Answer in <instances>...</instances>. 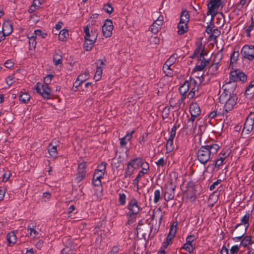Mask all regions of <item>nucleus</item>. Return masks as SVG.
I'll return each mask as SVG.
<instances>
[{
	"instance_id": "1",
	"label": "nucleus",
	"mask_w": 254,
	"mask_h": 254,
	"mask_svg": "<svg viewBox=\"0 0 254 254\" xmlns=\"http://www.w3.org/2000/svg\"><path fill=\"white\" fill-rule=\"evenodd\" d=\"M220 148L218 144L214 143H209L201 146L196 153L198 161L201 164L205 165L216 154Z\"/></svg>"
},
{
	"instance_id": "2",
	"label": "nucleus",
	"mask_w": 254,
	"mask_h": 254,
	"mask_svg": "<svg viewBox=\"0 0 254 254\" xmlns=\"http://www.w3.org/2000/svg\"><path fill=\"white\" fill-rule=\"evenodd\" d=\"M220 103L224 104L222 115H224L232 111L237 103L238 97L236 94H227L222 93L219 98Z\"/></svg>"
},
{
	"instance_id": "3",
	"label": "nucleus",
	"mask_w": 254,
	"mask_h": 254,
	"mask_svg": "<svg viewBox=\"0 0 254 254\" xmlns=\"http://www.w3.org/2000/svg\"><path fill=\"white\" fill-rule=\"evenodd\" d=\"M127 209L128 211L127 213V223L130 225L135 222L137 215L142 211V208L139 205L137 199L132 197L127 205Z\"/></svg>"
},
{
	"instance_id": "4",
	"label": "nucleus",
	"mask_w": 254,
	"mask_h": 254,
	"mask_svg": "<svg viewBox=\"0 0 254 254\" xmlns=\"http://www.w3.org/2000/svg\"><path fill=\"white\" fill-rule=\"evenodd\" d=\"M150 216L151 221H153L155 220L156 222L155 224L153 223L151 224L150 226V233L153 231L154 234H156L159 229L163 218L161 209L159 208L156 211H153Z\"/></svg>"
},
{
	"instance_id": "5",
	"label": "nucleus",
	"mask_w": 254,
	"mask_h": 254,
	"mask_svg": "<svg viewBox=\"0 0 254 254\" xmlns=\"http://www.w3.org/2000/svg\"><path fill=\"white\" fill-rule=\"evenodd\" d=\"M176 187V183L172 179L165 184L164 198L166 201H169L174 199Z\"/></svg>"
},
{
	"instance_id": "6",
	"label": "nucleus",
	"mask_w": 254,
	"mask_h": 254,
	"mask_svg": "<svg viewBox=\"0 0 254 254\" xmlns=\"http://www.w3.org/2000/svg\"><path fill=\"white\" fill-rule=\"evenodd\" d=\"M35 89L44 99L48 100L51 98L52 91L49 85L38 82L35 86Z\"/></svg>"
},
{
	"instance_id": "7",
	"label": "nucleus",
	"mask_w": 254,
	"mask_h": 254,
	"mask_svg": "<svg viewBox=\"0 0 254 254\" xmlns=\"http://www.w3.org/2000/svg\"><path fill=\"white\" fill-rule=\"evenodd\" d=\"M178 57L177 54H174L171 56L164 64L163 66V70L167 76H171L173 75V70L174 66H173L176 61Z\"/></svg>"
},
{
	"instance_id": "8",
	"label": "nucleus",
	"mask_w": 254,
	"mask_h": 254,
	"mask_svg": "<svg viewBox=\"0 0 254 254\" xmlns=\"http://www.w3.org/2000/svg\"><path fill=\"white\" fill-rule=\"evenodd\" d=\"M241 55L243 58L250 61H253L254 59V46L244 45L241 50Z\"/></svg>"
},
{
	"instance_id": "9",
	"label": "nucleus",
	"mask_w": 254,
	"mask_h": 254,
	"mask_svg": "<svg viewBox=\"0 0 254 254\" xmlns=\"http://www.w3.org/2000/svg\"><path fill=\"white\" fill-rule=\"evenodd\" d=\"M254 126V113H251L246 119L244 125L242 133L249 134L252 131Z\"/></svg>"
},
{
	"instance_id": "10",
	"label": "nucleus",
	"mask_w": 254,
	"mask_h": 254,
	"mask_svg": "<svg viewBox=\"0 0 254 254\" xmlns=\"http://www.w3.org/2000/svg\"><path fill=\"white\" fill-rule=\"evenodd\" d=\"M229 78L231 80L237 81H241L242 83L246 82L247 80V75L239 70H235L232 71L229 75Z\"/></svg>"
},
{
	"instance_id": "11",
	"label": "nucleus",
	"mask_w": 254,
	"mask_h": 254,
	"mask_svg": "<svg viewBox=\"0 0 254 254\" xmlns=\"http://www.w3.org/2000/svg\"><path fill=\"white\" fill-rule=\"evenodd\" d=\"M221 4V0H210V2L207 4L208 9L207 15L210 14L212 16L216 15Z\"/></svg>"
},
{
	"instance_id": "12",
	"label": "nucleus",
	"mask_w": 254,
	"mask_h": 254,
	"mask_svg": "<svg viewBox=\"0 0 254 254\" xmlns=\"http://www.w3.org/2000/svg\"><path fill=\"white\" fill-rule=\"evenodd\" d=\"M188 88L190 92L188 94V98L192 99L195 95V93L198 91V84L197 81L193 79H190L188 80Z\"/></svg>"
},
{
	"instance_id": "13",
	"label": "nucleus",
	"mask_w": 254,
	"mask_h": 254,
	"mask_svg": "<svg viewBox=\"0 0 254 254\" xmlns=\"http://www.w3.org/2000/svg\"><path fill=\"white\" fill-rule=\"evenodd\" d=\"M87 164L85 162H82L78 164L77 170L78 172L75 178V181L77 183H80L83 180L86 174Z\"/></svg>"
},
{
	"instance_id": "14",
	"label": "nucleus",
	"mask_w": 254,
	"mask_h": 254,
	"mask_svg": "<svg viewBox=\"0 0 254 254\" xmlns=\"http://www.w3.org/2000/svg\"><path fill=\"white\" fill-rule=\"evenodd\" d=\"M103 35L106 37H110L112 35L113 25L112 21L110 19H106L102 27Z\"/></svg>"
},
{
	"instance_id": "15",
	"label": "nucleus",
	"mask_w": 254,
	"mask_h": 254,
	"mask_svg": "<svg viewBox=\"0 0 254 254\" xmlns=\"http://www.w3.org/2000/svg\"><path fill=\"white\" fill-rule=\"evenodd\" d=\"M142 170L139 171L137 176L135 178V179L133 181L132 184L135 187H137V189H138V183H139V180L143 176V175L147 173V172L149 170V164L147 163H143L142 164Z\"/></svg>"
},
{
	"instance_id": "16",
	"label": "nucleus",
	"mask_w": 254,
	"mask_h": 254,
	"mask_svg": "<svg viewBox=\"0 0 254 254\" xmlns=\"http://www.w3.org/2000/svg\"><path fill=\"white\" fill-rule=\"evenodd\" d=\"M237 84L235 81L231 80L226 82L222 86L223 92L227 94H234V92L236 88Z\"/></svg>"
},
{
	"instance_id": "17",
	"label": "nucleus",
	"mask_w": 254,
	"mask_h": 254,
	"mask_svg": "<svg viewBox=\"0 0 254 254\" xmlns=\"http://www.w3.org/2000/svg\"><path fill=\"white\" fill-rule=\"evenodd\" d=\"M250 214L249 213H247L241 219V222L236 225V228H239L241 226H243L244 230L247 231L248 228L249 227V220H250Z\"/></svg>"
},
{
	"instance_id": "18",
	"label": "nucleus",
	"mask_w": 254,
	"mask_h": 254,
	"mask_svg": "<svg viewBox=\"0 0 254 254\" xmlns=\"http://www.w3.org/2000/svg\"><path fill=\"white\" fill-rule=\"evenodd\" d=\"M228 156L225 152L221 151L218 156V158L214 161V166L218 168L220 166L224 164V160Z\"/></svg>"
},
{
	"instance_id": "19",
	"label": "nucleus",
	"mask_w": 254,
	"mask_h": 254,
	"mask_svg": "<svg viewBox=\"0 0 254 254\" xmlns=\"http://www.w3.org/2000/svg\"><path fill=\"white\" fill-rule=\"evenodd\" d=\"M96 41V35L93 34L91 36V40H85V42L83 44V48L84 50L86 51H91Z\"/></svg>"
},
{
	"instance_id": "20",
	"label": "nucleus",
	"mask_w": 254,
	"mask_h": 254,
	"mask_svg": "<svg viewBox=\"0 0 254 254\" xmlns=\"http://www.w3.org/2000/svg\"><path fill=\"white\" fill-rule=\"evenodd\" d=\"M209 64V60H206L202 57V59H200V60L198 61L194 69L197 71H202Z\"/></svg>"
},
{
	"instance_id": "21",
	"label": "nucleus",
	"mask_w": 254,
	"mask_h": 254,
	"mask_svg": "<svg viewBox=\"0 0 254 254\" xmlns=\"http://www.w3.org/2000/svg\"><path fill=\"white\" fill-rule=\"evenodd\" d=\"M104 175V174L95 171L92 180V183L94 186H101V179L103 178Z\"/></svg>"
},
{
	"instance_id": "22",
	"label": "nucleus",
	"mask_w": 254,
	"mask_h": 254,
	"mask_svg": "<svg viewBox=\"0 0 254 254\" xmlns=\"http://www.w3.org/2000/svg\"><path fill=\"white\" fill-rule=\"evenodd\" d=\"M54 141L51 142L48 147V151L50 154V155L54 158H56L58 157V150H57V145L56 144L53 145Z\"/></svg>"
},
{
	"instance_id": "23",
	"label": "nucleus",
	"mask_w": 254,
	"mask_h": 254,
	"mask_svg": "<svg viewBox=\"0 0 254 254\" xmlns=\"http://www.w3.org/2000/svg\"><path fill=\"white\" fill-rule=\"evenodd\" d=\"M245 96L247 98H252L254 96V81L250 82L246 87L245 90Z\"/></svg>"
},
{
	"instance_id": "24",
	"label": "nucleus",
	"mask_w": 254,
	"mask_h": 254,
	"mask_svg": "<svg viewBox=\"0 0 254 254\" xmlns=\"http://www.w3.org/2000/svg\"><path fill=\"white\" fill-rule=\"evenodd\" d=\"M190 112L191 115L194 116H198L200 113L201 110L198 105L196 103L191 104L190 106Z\"/></svg>"
},
{
	"instance_id": "25",
	"label": "nucleus",
	"mask_w": 254,
	"mask_h": 254,
	"mask_svg": "<svg viewBox=\"0 0 254 254\" xmlns=\"http://www.w3.org/2000/svg\"><path fill=\"white\" fill-rule=\"evenodd\" d=\"M2 30L7 35H9L13 31L12 23L8 20L4 21L2 26Z\"/></svg>"
},
{
	"instance_id": "26",
	"label": "nucleus",
	"mask_w": 254,
	"mask_h": 254,
	"mask_svg": "<svg viewBox=\"0 0 254 254\" xmlns=\"http://www.w3.org/2000/svg\"><path fill=\"white\" fill-rule=\"evenodd\" d=\"M43 2L44 0H33L32 4L30 6L28 11L30 13L34 12L40 7Z\"/></svg>"
},
{
	"instance_id": "27",
	"label": "nucleus",
	"mask_w": 254,
	"mask_h": 254,
	"mask_svg": "<svg viewBox=\"0 0 254 254\" xmlns=\"http://www.w3.org/2000/svg\"><path fill=\"white\" fill-rule=\"evenodd\" d=\"M6 240L9 244L8 246L14 244L17 241V237L15 232L11 231L8 233L6 235Z\"/></svg>"
},
{
	"instance_id": "28",
	"label": "nucleus",
	"mask_w": 254,
	"mask_h": 254,
	"mask_svg": "<svg viewBox=\"0 0 254 254\" xmlns=\"http://www.w3.org/2000/svg\"><path fill=\"white\" fill-rule=\"evenodd\" d=\"M27 230L29 237L32 238H36L39 234L38 232L36 230V226L33 225H29Z\"/></svg>"
},
{
	"instance_id": "29",
	"label": "nucleus",
	"mask_w": 254,
	"mask_h": 254,
	"mask_svg": "<svg viewBox=\"0 0 254 254\" xmlns=\"http://www.w3.org/2000/svg\"><path fill=\"white\" fill-rule=\"evenodd\" d=\"M75 252V246L73 245L66 246L61 251V254H76Z\"/></svg>"
},
{
	"instance_id": "30",
	"label": "nucleus",
	"mask_w": 254,
	"mask_h": 254,
	"mask_svg": "<svg viewBox=\"0 0 254 254\" xmlns=\"http://www.w3.org/2000/svg\"><path fill=\"white\" fill-rule=\"evenodd\" d=\"M84 32L85 33L84 40H91V36L92 34H95L96 40L98 37V34L96 31H91L90 32L89 28L88 26H86L84 28Z\"/></svg>"
},
{
	"instance_id": "31",
	"label": "nucleus",
	"mask_w": 254,
	"mask_h": 254,
	"mask_svg": "<svg viewBox=\"0 0 254 254\" xmlns=\"http://www.w3.org/2000/svg\"><path fill=\"white\" fill-rule=\"evenodd\" d=\"M190 20V14L187 10H183L180 15V22L184 23H188Z\"/></svg>"
},
{
	"instance_id": "32",
	"label": "nucleus",
	"mask_w": 254,
	"mask_h": 254,
	"mask_svg": "<svg viewBox=\"0 0 254 254\" xmlns=\"http://www.w3.org/2000/svg\"><path fill=\"white\" fill-rule=\"evenodd\" d=\"M178 33L179 35H182L186 33L188 30V27L187 23H181L180 22L177 26Z\"/></svg>"
},
{
	"instance_id": "33",
	"label": "nucleus",
	"mask_w": 254,
	"mask_h": 254,
	"mask_svg": "<svg viewBox=\"0 0 254 254\" xmlns=\"http://www.w3.org/2000/svg\"><path fill=\"white\" fill-rule=\"evenodd\" d=\"M223 49H221L220 51H219L217 54L214 55L213 60V64H215L219 65V64L221 61L223 57Z\"/></svg>"
},
{
	"instance_id": "34",
	"label": "nucleus",
	"mask_w": 254,
	"mask_h": 254,
	"mask_svg": "<svg viewBox=\"0 0 254 254\" xmlns=\"http://www.w3.org/2000/svg\"><path fill=\"white\" fill-rule=\"evenodd\" d=\"M135 132L134 130H132L131 131L129 132H127L126 135L120 139V144L122 146L126 145V142H124V140H126L128 141H130L132 137L133 134Z\"/></svg>"
},
{
	"instance_id": "35",
	"label": "nucleus",
	"mask_w": 254,
	"mask_h": 254,
	"mask_svg": "<svg viewBox=\"0 0 254 254\" xmlns=\"http://www.w3.org/2000/svg\"><path fill=\"white\" fill-rule=\"evenodd\" d=\"M29 39V49L30 50H34L36 46L37 42L36 41V36L32 35L30 37H28Z\"/></svg>"
},
{
	"instance_id": "36",
	"label": "nucleus",
	"mask_w": 254,
	"mask_h": 254,
	"mask_svg": "<svg viewBox=\"0 0 254 254\" xmlns=\"http://www.w3.org/2000/svg\"><path fill=\"white\" fill-rule=\"evenodd\" d=\"M252 242V237L251 236H246L245 237H243L242 240L241 241L240 244V246H242L243 247H246L249 246L250 244H251Z\"/></svg>"
},
{
	"instance_id": "37",
	"label": "nucleus",
	"mask_w": 254,
	"mask_h": 254,
	"mask_svg": "<svg viewBox=\"0 0 254 254\" xmlns=\"http://www.w3.org/2000/svg\"><path fill=\"white\" fill-rule=\"evenodd\" d=\"M69 36L68 31L64 29L59 34V39L62 41H65Z\"/></svg>"
},
{
	"instance_id": "38",
	"label": "nucleus",
	"mask_w": 254,
	"mask_h": 254,
	"mask_svg": "<svg viewBox=\"0 0 254 254\" xmlns=\"http://www.w3.org/2000/svg\"><path fill=\"white\" fill-rule=\"evenodd\" d=\"M246 232L247 231H246V230H244V228H241V232L237 233V236H236L235 237H233L232 238V240L234 242H238L241 241V240H242V238L244 236V235L246 234Z\"/></svg>"
},
{
	"instance_id": "39",
	"label": "nucleus",
	"mask_w": 254,
	"mask_h": 254,
	"mask_svg": "<svg viewBox=\"0 0 254 254\" xmlns=\"http://www.w3.org/2000/svg\"><path fill=\"white\" fill-rule=\"evenodd\" d=\"M141 163V160L139 158H135L131 159L127 165L132 167L134 169L136 167H138Z\"/></svg>"
},
{
	"instance_id": "40",
	"label": "nucleus",
	"mask_w": 254,
	"mask_h": 254,
	"mask_svg": "<svg viewBox=\"0 0 254 254\" xmlns=\"http://www.w3.org/2000/svg\"><path fill=\"white\" fill-rule=\"evenodd\" d=\"M107 164L105 162H101L98 165L97 168L95 170V171L104 175L106 172Z\"/></svg>"
},
{
	"instance_id": "41",
	"label": "nucleus",
	"mask_w": 254,
	"mask_h": 254,
	"mask_svg": "<svg viewBox=\"0 0 254 254\" xmlns=\"http://www.w3.org/2000/svg\"><path fill=\"white\" fill-rule=\"evenodd\" d=\"M188 80H186L179 88V91L181 95L184 96L189 90L188 88Z\"/></svg>"
},
{
	"instance_id": "42",
	"label": "nucleus",
	"mask_w": 254,
	"mask_h": 254,
	"mask_svg": "<svg viewBox=\"0 0 254 254\" xmlns=\"http://www.w3.org/2000/svg\"><path fill=\"white\" fill-rule=\"evenodd\" d=\"M30 98V96L28 93H24L20 95L19 100L20 102L26 104L29 101Z\"/></svg>"
},
{
	"instance_id": "43",
	"label": "nucleus",
	"mask_w": 254,
	"mask_h": 254,
	"mask_svg": "<svg viewBox=\"0 0 254 254\" xmlns=\"http://www.w3.org/2000/svg\"><path fill=\"white\" fill-rule=\"evenodd\" d=\"M239 57V51H234L230 56V64H233L236 63Z\"/></svg>"
},
{
	"instance_id": "44",
	"label": "nucleus",
	"mask_w": 254,
	"mask_h": 254,
	"mask_svg": "<svg viewBox=\"0 0 254 254\" xmlns=\"http://www.w3.org/2000/svg\"><path fill=\"white\" fill-rule=\"evenodd\" d=\"M167 153H169L172 152L174 150L173 140L168 139L166 145Z\"/></svg>"
},
{
	"instance_id": "45",
	"label": "nucleus",
	"mask_w": 254,
	"mask_h": 254,
	"mask_svg": "<svg viewBox=\"0 0 254 254\" xmlns=\"http://www.w3.org/2000/svg\"><path fill=\"white\" fill-rule=\"evenodd\" d=\"M103 70L101 66H97L96 71L94 76V79L96 81H98L101 77Z\"/></svg>"
},
{
	"instance_id": "46",
	"label": "nucleus",
	"mask_w": 254,
	"mask_h": 254,
	"mask_svg": "<svg viewBox=\"0 0 254 254\" xmlns=\"http://www.w3.org/2000/svg\"><path fill=\"white\" fill-rule=\"evenodd\" d=\"M148 132L142 134L138 138V142L141 145H143L148 139Z\"/></svg>"
},
{
	"instance_id": "47",
	"label": "nucleus",
	"mask_w": 254,
	"mask_h": 254,
	"mask_svg": "<svg viewBox=\"0 0 254 254\" xmlns=\"http://www.w3.org/2000/svg\"><path fill=\"white\" fill-rule=\"evenodd\" d=\"M89 72L88 71H85L83 74H80L77 78V80L81 81V82H83L86 80L88 79L89 77Z\"/></svg>"
},
{
	"instance_id": "48",
	"label": "nucleus",
	"mask_w": 254,
	"mask_h": 254,
	"mask_svg": "<svg viewBox=\"0 0 254 254\" xmlns=\"http://www.w3.org/2000/svg\"><path fill=\"white\" fill-rule=\"evenodd\" d=\"M126 195L124 193H119V203L121 205H125L126 203Z\"/></svg>"
},
{
	"instance_id": "49",
	"label": "nucleus",
	"mask_w": 254,
	"mask_h": 254,
	"mask_svg": "<svg viewBox=\"0 0 254 254\" xmlns=\"http://www.w3.org/2000/svg\"><path fill=\"white\" fill-rule=\"evenodd\" d=\"M153 202L154 203H157L161 198V191L159 190H156L154 191Z\"/></svg>"
},
{
	"instance_id": "50",
	"label": "nucleus",
	"mask_w": 254,
	"mask_h": 254,
	"mask_svg": "<svg viewBox=\"0 0 254 254\" xmlns=\"http://www.w3.org/2000/svg\"><path fill=\"white\" fill-rule=\"evenodd\" d=\"M34 36L40 37L42 38H45L47 36V33L43 32L41 29H37L34 31V33L33 34Z\"/></svg>"
},
{
	"instance_id": "51",
	"label": "nucleus",
	"mask_w": 254,
	"mask_h": 254,
	"mask_svg": "<svg viewBox=\"0 0 254 254\" xmlns=\"http://www.w3.org/2000/svg\"><path fill=\"white\" fill-rule=\"evenodd\" d=\"M134 168L132 167H131L128 165H127V167L125 171V176L126 178L129 177H130L132 174L133 173L134 171Z\"/></svg>"
},
{
	"instance_id": "52",
	"label": "nucleus",
	"mask_w": 254,
	"mask_h": 254,
	"mask_svg": "<svg viewBox=\"0 0 254 254\" xmlns=\"http://www.w3.org/2000/svg\"><path fill=\"white\" fill-rule=\"evenodd\" d=\"M62 56L58 54H55L53 56V61L56 65L62 64Z\"/></svg>"
},
{
	"instance_id": "53",
	"label": "nucleus",
	"mask_w": 254,
	"mask_h": 254,
	"mask_svg": "<svg viewBox=\"0 0 254 254\" xmlns=\"http://www.w3.org/2000/svg\"><path fill=\"white\" fill-rule=\"evenodd\" d=\"M252 21L250 25L248 27V28L246 29V35L248 37H250L251 32L253 30L254 28V21L253 20V17H252Z\"/></svg>"
},
{
	"instance_id": "54",
	"label": "nucleus",
	"mask_w": 254,
	"mask_h": 254,
	"mask_svg": "<svg viewBox=\"0 0 254 254\" xmlns=\"http://www.w3.org/2000/svg\"><path fill=\"white\" fill-rule=\"evenodd\" d=\"M183 249L188 251L190 254L192 253L194 250L192 244H190L187 243L184 244Z\"/></svg>"
},
{
	"instance_id": "55",
	"label": "nucleus",
	"mask_w": 254,
	"mask_h": 254,
	"mask_svg": "<svg viewBox=\"0 0 254 254\" xmlns=\"http://www.w3.org/2000/svg\"><path fill=\"white\" fill-rule=\"evenodd\" d=\"M218 68V65L212 63L209 68L208 72L211 75H214L216 74V72L217 71Z\"/></svg>"
},
{
	"instance_id": "56",
	"label": "nucleus",
	"mask_w": 254,
	"mask_h": 254,
	"mask_svg": "<svg viewBox=\"0 0 254 254\" xmlns=\"http://www.w3.org/2000/svg\"><path fill=\"white\" fill-rule=\"evenodd\" d=\"M161 29V27L159 26L156 23H154V22L151 25L150 27V31L154 34H156Z\"/></svg>"
},
{
	"instance_id": "57",
	"label": "nucleus",
	"mask_w": 254,
	"mask_h": 254,
	"mask_svg": "<svg viewBox=\"0 0 254 254\" xmlns=\"http://www.w3.org/2000/svg\"><path fill=\"white\" fill-rule=\"evenodd\" d=\"M247 1V0H240L239 2H238L235 4V9L238 11L241 10L246 3Z\"/></svg>"
},
{
	"instance_id": "58",
	"label": "nucleus",
	"mask_w": 254,
	"mask_h": 254,
	"mask_svg": "<svg viewBox=\"0 0 254 254\" xmlns=\"http://www.w3.org/2000/svg\"><path fill=\"white\" fill-rule=\"evenodd\" d=\"M177 223H176V222L173 223V224L171 225V226L170 228V230H169V233L172 234L176 236V232H177Z\"/></svg>"
},
{
	"instance_id": "59",
	"label": "nucleus",
	"mask_w": 254,
	"mask_h": 254,
	"mask_svg": "<svg viewBox=\"0 0 254 254\" xmlns=\"http://www.w3.org/2000/svg\"><path fill=\"white\" fill-rule=\"evenodd\" d=\"M54 77L53 75L52 74H48L44 78V84H46L47 85H49L50 84H51L52 80L53 79V78Z\"/></svg>"
},
{
	"instance_id": "60",
	"label": "nucleus",
	"mask_w": 254,
	"mask_h": 254,
	"mask_svg": "<svg viewBox=\"0 0 254 254\" xmlns=\"http://www.w3.org/2000/svg\"><path fill=\"white\" fill-rule=\"evenodd\" d=\"M103 9L107 13H111L113 11V7L111 3H108L104 5Z\"/></svg>"
},
{
	"instance_id": "61",
	"label": "nucleus",
	"mask_w": 254,
	"mask_h": 254,
	"mask_svg": "<svg viewBox=\"0 0 254 254\" xmlns=\"http://www.w3.org/2000/svg\"><path fill=\"white\" fill-rule=\"evenodd\" d=\"M170 112V108L168 107H165L162 111V118L164 119L167 118L169 116Z\"/></svg>"
},
{
	"instance_id": "62",
	"label": "nucleus",
	"mask_w": 254,
	"mask_h": 254,
	"mask_svg": "<svg viewBox=\"0 0 254 254\" xmlns=\"http://www.w3.org/2000/svg\"><path fill=\"white\" fill-rule=\"evenodd\" d=\"M240 245H237L233 246L230 250V254H237L240 250Z\"/></svg>"
},
{
	"instance_id": "63",
	"label": "nucleus",
	"mask_w": 254,
	"mask_h": 254,
	"mask_svg": "<svg viewBox=\"0 0 254 254\" xmlns=\"http://www.w3.org/2000/svg\"><path fill=\"white\" fill-rule=\"evenodd\" d=\"M7 189L5 186H0V201L3 199Z\"/></svg>"
},
{
	"instance_id": "64",
	"label": "nucleus",
	"mask_w": 254,
	"mask_h": 254,
	"mask_svg": "<svg viewBox=\"0 0 254 254\" xmlns=\"http://www.w3.org/2000/svg\"><path fill=\"white\" fill-rule=\"evenodd\" d=\"M164 21V17L163 15H159L157 19L154 22V23H156L161 28Z\"/></svg>"
}]
</instances>
